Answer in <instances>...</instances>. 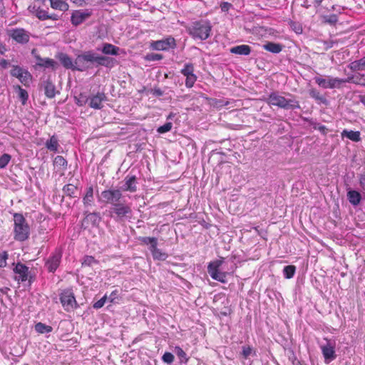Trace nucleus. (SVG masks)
<instances>
[{"label":"nucleus","instance_id":"1","mask_svg":"<svg viewBox=\"0 0 365 365\" xmlns=\"http://www.w3.org/2000/svg\"><path fill=\"white\" fill-rule=\"evenodd\" d=\"M14 239L18 241H24L29 238L30 228L22 214L14 215Z\"/></svg>","mask_w":365,"mask_h":365},{"label":"nucleus","instance_id":"2","mask_svg":"<svg viewBox=\"0 0 365 365\" xmlns=\"http://www.w3.org/2000/svg\"><path fill=\"white\" fill-rule=\"evenodd\" d=\"M211 26L208 21H200L192 23L187 27V31L194 38L205 40L210 36Z\"/></svg>","mask_w":365,"mask_h":365},{"label":"nucleus","instance_id":"3","mask_svg":"<svg viewBox=\"0 0 365 365\" xmlns=\"http://www.w3.org/2000/svg\"><path fill=\"white\" fill-rule=\"evenodd\" d=\"M267 103L270 106H277L285 110L299 108V102L294 99H287L277 93H272L267 99Z\"/></svg>","mask_w":365,"mask_h":365},{"label":"nucleus","instance_id":"4","mask_svg":"<svg viewBox=\"0 0 365 365\" xmlns=\"http://www.w3.org/2000/svg\"><path fill=\"white\" fill-rule=\"evenodd\" d=\"M314 81L316 83L323 88H339L343 83L350 82L351 78L341 79L331 76H327V78H324L320 76H316Z\"/></svg>","mask_w":365,"mask_h":365},{"label":"nucleus","instance_id":"5","mask_svg":"<svg viewBox=\"0 0 365 365\" xmlns=\"http://www.w3.org/2000/svg\"><path fill=\"white\" fill-rule=\"evenodd\" d=\"M8 35L16 42L21 44L27 43L30 39V33L21 28L9 30Z\"/></svg>","mask_w":365,"mask_h":365},{"label":"nucleus","instance_id":"6","mask_svg":"<svg viewBox=\"0 0 365 365\" xmlns=\"http://www.w3.org/2000/svg\"><path fill=\"white\" fill-rule=\"evenodd\" d=\"M222 260H216L209 264L207 267L208 273L213 279L220 282H226V274L219 272L218 268L222 265Z\"/></svg>","mask_w":365,"mask_h":365},{"label":"nucleus","instance_id":"7","mask_svg":"<svg viewBox=\"0 0 365 365\" xmlns=\"http://www.w3.org/2000/svg\"><path fill=\"white\" fill-rule=\"evenodd\" d=\"M101 197L104 202L115 205L122 197V192L118 189H108L101 192Z\"/></svg>","mask_w":365,"mask_h":365},{"label":"nucleus","instance_id":"8","mask_svg":"<svg viewBox=\"0 0 365 365\" xmlns=\"http://www.w3.org/2000/svg\"><path fill=\"white\" fill-rule=\"evenodd\" d=\"M175 46V40L172 36L150 43L151 48L157 51H166L169 48H174Z\"/></svg>","mask_w":365,"mask_h":365},{"label":"nucleus","instance_id":"9","mask_svg":"<svg viewBox=\"0 0 365 365\" xmlns=\"http://www.w3.org/2000/svg\"><path fill=\"white\" fill-rule=\"evenodd\" d=\"M61 302L66 311H71L76 307V301L71 290H64L60 297Z\"/></svg>","mask_w":365,"mask_h":365},{"label":"nucleus","instance_id":"10","mask_svg":"<svg viewBox=\"0 0 365 365\" xmlns=\"http://www.w3.org/2000/svg\"><path fill=\"white\" fill-rule=\"evenodd\" d=\"M10 73L12 76L17 78L24 85L29 84L31 81L30 73L19 66H13Z\"/></svg>","mask_w":365,"mask_h":365},{"label":"nucleus","instance_id":"11","mask_svg":"<svg viewBox=\"0 0 365 365\" xmlns=\"http://www.w3.org/2000/svg\"><path fill=\"white\" fill-rule=\"evenodd\" d=\"M325 340L327 343L325 344L321 345V349L325 361L327 363H329L336 356L334 350L335 343L331 340H327V339H325Z\"/></svg>","mask_w":365,"mask_h":365},{"label":"nucleus","instance_id":"12","mask_svg":"<svg viewBox=\"0 0 365 365\" xmlns=\"http://www.w3.org/2000/svg\"><path fill=\"white\" fill-rule=\"evenodd\" d=\"M96 56L93 52L88 51L86 52L83 54L78 55V57L76 59L75 64L77 66L76 68L78 71H83L84 68L83 66V64L85 61L90 62V63H95Z\"/></svg>","mask_w":365,"mask_h":365},{"label":"nucleus","instance_id":"13","mask_svg":"<svg viewBox=\"0 0 365 365\" xmlns=\"http://www.w3.org/2000/svg\"><path fill=\"white\" fill-rule=\"evenodd\" d=\"M91 16V12L88 10H76L72 13L71 21L72 24L77 26Z\"/></svg>","mask_w":365,"mask_h":365},{"label":"nucleus","instance_id":"14","mask_svg":"<svg viewBox=\"0 0 365 365\" xmlns=\"http://www.w3.org/2000/svg\"><path fill=\"white\" fill-rule=\"evenodd\" d=\"M112 212L115 213L118 218H123L132 213V209L129 205L123 203H117L113 205Z\"/></svg>","mask_w":365,"mask_h":365},{"label":"nucleus","instance_id":"15","mask_svg":"<svg viewBox=\"0 0 365 365\" xmlns=\"http://www.w3.org/2000/svg\"><path fill=\"white\" fill-rule=\"evenodd\" d=\"M41 88L44 91V94L49 98H53L56 96V86L50 78L42 81Z\"/></svg>","mask_w":365,"mask_h":365},{"label":"nucleus","instance_id":"16","mask_svg":"<svg viewBox=\"0 0 365 365\" xmlns=\"http://www.w3.org/2000/svg\"><path fill=\"white\" fill-rule=\"evenodd\" d=\"M61 258V255L59 252H56L50 257L46 262L47 269L51 272L56 271L59 266Z\"/></svg>","mask_w":365,"mask_h":365},{"label":"nucleus","instance_id":"17","mask_svg":"<svg viewBox=\"0 0 365 365\" xmlns=\"http://www.w3.org/2000/svg\"><path fill=\"white\" fill-rule=\"evenodd\" d=\"M14 272L17 274L15 277L16 280L21 282L27 280L29 269L26 265L21 263H18L14 268Z\"/></svg>","mask_w":365,"mask_h":365},{"label":"nucleus","instance_id":"18","mask_svg":"<svg viewBox=\"0 0 365 365\" xmlns=\"http://www.w3.org/2000/svg\"><path fill=\"white\" fill-rule=\"evenodd\" d=\"M136 184L137 182L135 176L133 175L130 177H126L125 178L124 185L122 186V190L123 191H129L130 192H134L137 190Z\"/></svg>","mask_w":365,"mask_h":365},{"label":"nucleus","instance_id":"19","mask_svg":"<svg viewBox=\"0 0 365 365\" xmlns=\"http://www.w3.org/2000/svg\"><path fill=\"white\" fill-rule=\"evenodd\" d=\"M106 100V96L103 93H98L91 98L89 106L93 108L100 109L101 108V103Z\"/></svg>","mask_w":365,"mask_h":365},{"label":"nucleus","instance_id":"20","mask_svg":"<svg viewBox=\"0 0 365 365\" xmlns=\"http://www.w3.org/2000/svg\"><path fill=\"white\" fill-rule=\"evenodd\" d=\"M230 52L237 55L247 56L251 52V48L248 45L242 44L230 48Z\"/></svg>","mask_w":365,"mask_h":365},{"label":"nucleus","instance_id":"21","mask_svg":"<svg viewBox=\"0 0 365 365\" xmlns=\"http://www.w3.org/2000/svg\"><path fill=\"white\" fill-rule=\"evenodd\" d=\"M83 202L85 207H91L93 205L94 197L93 187L91 186L86 189V192L83 198Z\"/></svg>","mask_w":365,"mask_h":365},{"label":"nucleus","instance_id":"22","mask_svg":"<svg viewBox=\"0 0 365 365\" xmlns=\"http://www.w3.org/2000/svg\"><path fill=\"white\" fill-rule=\"evenodd\" d=\"M36 58L37 60L36 65L40 67L54 68L57 64L54 60L51 58H42L39 56H36Z\"/></svg>","mask_w":365,"mask_h":365},{"label":"nucleus","instance_id":"23","mask_svg":"<svg viewBox=\"0 0 365 365\" xmlns=\"http://www.w3.org/2000/svg\"><path fill=\"white\" fill-rule=\"evenodd\" d=\"M361 133L359 131L344 130L341 133L342 138L346 137L354 142H359L361 140Z\"/></svg>","mask_w":365,"mask_h":365},{"label":"nucleus","instance_id":"24","mask_svg":"<svg viewBox=\"0 0 365 365\" xmlns=\"http://www.w3.org/2000/svg\"><path fill=\"white\" fill-rule=\"evenodd\" d=\"M347 197L351 204L357 205L359 204L361 196V194L355 190H350L347 192Z\"/></svg>","mask_w":365,"mask_h":365},{"label":"nucleus","instance_id":"25","mask_svg":"<svg viewBox=\"0 0 365 365\" xmlns=\"http://www.w3.org/2000/svg\"><path fill=\"white\" fill-rule=\"evenodd\" d=\"M51 6L54 9L66 11L68 9V4L63 0H49Z\"/></svg>","mask_w":365,"mask_h":365},{"label":"nucleus","instance_id":"26","mask_svg":"<svg viewBox=\"0 0 365 365\" xmlns=\"http://www.w3.org/2000/svg\"><path fill=\"white\" fill-rule=\"evenodd\" d=\"M263 48L271 53H279L282 50V46L279 43L268 42L263 45Z\"/></svg>","mask_w":365,"mask_h":365},{"label":"nucleus","instance_id":"27","mask_svg":"<svg viewBox=\"0 0 365 365\" xmlns=\"http://www.w3.org/2000/svg\"><path fill=\"white\" fill-rule=\"evenodd\" d=\"M150 250L151 251L153 257L155 259L165 260L168 257V255L158 249L157 245H155L153 247H150Z\"/></svg>","mask_w":365,"mask_h":365},{"label":"nucleus","instance_id":"28","mask_svg":"<svg viewBox=\"0 0 365 365\" xmlns=\"http://www.w3.org/2000/svg\"><path fill=\"white\" fill-rule=\"evenodd\" d=\"M53 165L55 167L64 171L67 168V161L63 156L58 155L54 158Z\"/></svg>","mask_w":365,"mask_h":365},{"label":"nucleus","instance_id":"29","mask_svg":"<svg viewBox=\"0 0 365 365\" xmlns=\"http://www.w3.org/2000/svg\"><path fill=\"white\" fill-rule=\"evenodd\" d=\"M46 147L51 151H57L58 147V140L56 135H53L46 141Z\"/></svg>","mask_w":365,"mask_h":365},{"label":"nucleus","instance_id":"30","mask_svg":"<svg viewBox=\"0 0 365 365\" xmlns=\"http://www.w3.org/2000/svg\"><path fill=\"white\" fill-rule=\"evenodd\" d=\"M119 48L110 43H106L102 49V52L105 54L118 55Z\"/></svg>","mask_w":365,"mask_h":365},{"label":"nucleus","instance_id":"31","mask_svg":"<svg viewBox=\"0 0 365 365\" xmlns=\"http://www.w3.org/2000/svg\"><path fill=\"white\" fill-rule=\"evenodd\" d=\"M338 21V16L336 14L326 15L322 17V22L325 24L334 26Z\"/></svg>","mask_w":365,"mask_h":365},{"label":"nucleus","instance_id":"32","mask_svg":"<svg viewBox=\"0 0 365 365\" xmlns=\"http://www.w3.org/2000/svg\"><path fill=\"white\" fill-rule=\"evenodd\" d=\"M174 353L177 355V356L180 359V363H187L189 360V358L187 357V354L180 346H175L174 349Z\"/></svg>","mask_w":365,"mask_h":365},{"label":"nucleus","instance_id":"33","mask_svg":"<svg viewBox=\"0 0 365 365\" xmlns=\"http://www.w3.org/2000/svg\"><path fill=\"white\" fill-rule=\"evenodd\" d=\"M52 329L51 326L46 325L41 322H38L35 325V330L40 334L49 333L52 331Z\"/></svg>","mask_w":365,"mask_h":365},{"label":"nucleus","instance_id":"34","mask_svg":"<svg viewBox=\"0 0 365 365\" xmlns=\"http://www.w3.org/2000/svg\"><path fill=\"white\" fill-rule=\"evenodd\" d=\"M309 95L312 98L320 101L321 103H322L324 104L327 103V100L323 96L321 95L319 91H318L316 89L310 90Z\"/></svg>","mask_w":365,"mask_h":365},{"label":"nucleus","instance_id":"35","mask_svg":"<svg viewBox=\"0 0 365 365\" xmlns=\"http://www.w3.org/2000/svg\"><path fill=\"white\" fill-rule=\"evenodd\" d=\"M296 271V267L294 265H287L284 267L283 273L284 276L287 279H291L293 277Z\"/></svg>","mask_w":365,"mask_h":365},{"label":"nucleus","instance_id":"36","mask_svg":"<svg viewBox=\"0 0 365 365\" xmlns=\"http://www.w3.org/2000/svg\"><path fill=\"white\" fill-rule=\"evenodd\" d=\"M61 63L63 64V66L67 68H72L73 63L71 58L66 54H61L59 57Z\"/></svg>","mask_w":365,"mask_h":365},{"label":"nucleus","instance_id":"37","mask_svg":"<svg viewBox=\"0 0 365 365\" xmlns=\"http://www.w3.org/2000/svg\"><path fill=\"white\" fill-rule=\"evenodd\" d=\"M351 78L350 82H353L356 84L365 86V75L358 73L352 77H349Z\"/></svg>","mask_w":365,"mask_h":365},{"label":"nucleus","instance_id":"38","mask_svg":"<svg viewBox=\"0 0 365 365\" xmlns=\"http://www.w3.org/2000/svg\"><path fill=\"white\" fill-rule=\"evenodd\" d=\"M349 68L352 71H364L361 58L350 63L349 65Z\"/></svg>","mask_w":365,"mask_h":365},{"label":"nucleus","instance_id":"39","mask_svg":"<svg viewBox=\"0 0 365 365\" xmlns=\"http://www.w3.org/2000/svg\"><path fill=\"white\" fill-rule=\"evenodd\" d=\"M86 219L88 221H91L94 225H98L101 220L99 214L96 212L88 213L86 215Z\"/></svg>","mask_w":365,"mask_h":365},{"label":"nucleus","instance_id":"40","mask_svg":"<svg viewBox=\"0 0 365 365\" xmlns=\"http://www.w3.org/2000/svg\"><path fill=\"white\" fill-rule=\"evenodd\" d=\"M16 88L18 89L19 97L21 99V101L22 102V104L25 105L26 101H27V100H28V98H29V95H28L27 91L26 90L23 89L19 86H17Z\"/></svg>","mask_w":365,"mask_h":365},{"label":"nucleus","instance_id":"41","mask_svg":"<svg viewBox=\"0 0 365 365\" xmlns=\"http://www.w3.org/2000/svg\"><path fill=\"white\" fill-rule=\"evenodd\" d=\"M63 192L70 197H73L77 190V187L71 184L66 185L63 188Z\"/></svg>","mask_w":365,"mask_h":365},{"label":"nucleus","instance_id":"42","mask_svg":"<svg viewBox=\"0 0 365 365\" xmlns=\"http://www.w3.org/2000/svg\"><path fill=\"white\" fill-rule=\"evenodd\" d=\"M88 100L87 96L83 93H81L78 96H75L76 103L79 106L86 105Z\"/></svg>","mask_w":365,"mask_h":365},{"label":"nucleus","instance_id":"43","mask_svg":"<svg viewBox=\"0 0 365 365\" xmlns=\"http://www.w3.org/2000/svg\"><path fill=\"white\" fill-rule=\"evenodd\" d=\"M96 62L98 65L108 66L110 62V58L105 56H97L96 57Z\"/></svg>","mask_w":365,"mask_h":365},{"label":"nucleus","instance_id":"44","mask_svg":"<svg viewBox=\"0 0 365 365\" xmlns=\"http://www.w3.org/2000/svg\"><path fill=\"white\" fill-rule=\"evenodd\" d=\"M11 160V155L9 154H4L0 157V168H5Z\"/></svg>","mask_w":365,"mask_h":365},{"label":"nucleus","instance_id":"45","mask_svg":"<svg viewBox=\"0 0 365 365\" xmlns=\"http://www.w3.org/2000/svg\"><path fill=\"white\" fill-rule=\"evenodd\" d=\"M193 72H194V68H193L192 64H191V63L186 64L184 68H182L181 71L182 74H183L185 76L192 75V74H193Z\"/></svg>","mask_w":365,"mask_h":365},{"label":"nucleus","instance_id":"46","mask_svg":"<svg viewBox=\"0 0 365 365\" xmlns=\"http://www.w3.org/2000/svg\"><path fill=\"white\" fill-rule=\"evenodd\" d=\"M174 355L170 352H165L162 356L163 361L168 364H172L174 361Z\"/></svg>","mask_w":365,"mask_h":365},{"label":"nucleus","instance_id":"47","mask_svg":"<svg viewBox=\"0 0 365 365\" xmlns=\"http://www.w3.org/2000/svg\"><path fill=\"white\" fill-rule=\"evenodd\" d=\"M142 242L146 245L150 244V247H155V245H157V244H158V240H157V238H155V237H143Z\"/></svg>","mask_w":365,"mask_h":365},{"label":"nucleus","instance_id":"48","mask_svg":"<svg viewBox=\"0 0 365 365\" xmlns=\"http://www.w3.org/2000/svg\"><path fill=\"white\" fill-rule=\"evenodd\" d=\"M196 79H197V77L194 73L186 76L185 86L187 88H192L195 82L196 81Z\"/></svg>","mask_w":365,"mask_h":365},{"label":"nucleus","instance_id":"49","mask_svg":"<svg viewBox=\"0 0 365 365\" xmlns=\"http://www.w3.org/2000/svg\"><path fill=\"white\" fill-rule=\"evenodd\" d=\"M172 127H173L172 123L168 122V123H165L163 125L160 126L158 128L157 131L159 133H165L166 132L170 131L171 130Z\"/></svg>","mask_w":365,"mask_h":365},{"label":"nucleus","instance_id":"50","mask_svg":"<svg viewBox=\"0 0 365 365\" xmlns=\"http://www.w3.org/2000/svg\"><path fill=\"white\" fill-rule=\"evenodd\" d=\"M94 263H97V261L92 256H86L83 258V261L82 262L83 265L91 266Z\"/></svg>","mask_w":365,"mask_h":365},{"label":"nucleus","instance_id":"51","mask_svg":"<svg viewBox=\"0 0 365 365\" xmlns=\"http://www.w3.org/2000/svg\"><path fill=\"white\" fill-rule=\"evenodd\" d=\"M106 300H107V296L105 295L101 299H100L99 300H98L96 302H95L93 304V308L100 309V308L103 307V305L105 304Z\"/></svg>","mask_w":365,"mask_h":365},{"label":"nucleus","instance_id":"52","mask_svg":"<svg viewBox=\"0 0 365 365\" xmlns=\"http://www.w3.org/2000/svg\"><path fill=\"white\" fill-rule=\"evenodd\" d=\"M36 16L40 20H46V19H48L49 15L44 10H38L36 11Z\"/></svg>","mask_w":365,"mask_h":365},{"label":"nucleus","instance_id":"53","mask_svg":"<svg viewBox=\"0 0 365 365\" xmlns=\"http://www.w3.org/2000/svg\"><path fill=\"white\" fill-rule=\"evenodd\" d=\"M8 254L6 252L0 253V267H4L6 265Z\"/></svg>","mask_w":365,"mask_h":365},{"label":"nucleus","instance_id":"54","mask_svg":"<svg viewBox=\"0 0 365 365\" xmlns=\"http://www.w3.org/2000/svg\"><path fill=\"white\" fill-rule=\"evenodd\" d=\"M163 58V56L159 53H150L148 54L146 59L149 61H159Z\"/></svg>","mask_w":365,"mask_h":365},{"label":"nucleus","instance_id":"55","mask_svg":"<svg viewBox=\"0 0 365 365\" xmlns=\"http://www.w3.org/2000/svg\"><path fill=\"white\" fill-rule=\"evenodd\" d=\"M252 349L251 347H250V346H243L242 347V355H243V356L245 359L248 358L250 356V354L252 353Z\"/></svg>","mask_w":365,"mask_h":365},{"label":"nucleus","instance_id":"56","mask_svg":"<svg viewBox=\"0 0 365 365\" xmlns=\"http://www.w3.org/2000/svg\"><path fill=\"white\" fill-rule=\"evenodd\" d=\"M118 297V291H113L111 292L109 297H107V299L110 302H113Z\"/></svg>","mask_w":365,"mask_h":365},{"label":"nucleus","instance_id":"57","mask_svg":"<svg viewBox=\"0 0 365 365\" xmlns=\"http://www.w3.org/2000/svg\"><path fill=\"white\" fill-rule=\"evenodd\" d=\"M231 6V4L230 3H227V2H223L222 4H221V9L222 11H227L229 10V9L230 8Z\"/></svg>","mask_w":365,"mask_h":365},{"label":"nucleus","instance_id":"58","mask_svg":"<svg viewBox=\"0 0 365 365\" xmlns=\"http://www.w3.org/2000/svg\"><path fill=\"white\" fill-rule=\"evenodd\" d=\"M153 92V95L155 96H161L163 95V91L159 88H154Z\"/></svg>","mask_w":365,"mask_h":365},{"label":"nucleus","instance_id":"59","mask_svg":"<svg viewBox=\"0 0 365 365\" xmlns=\"http://www.w3.org/2000/svg\"><path fill=\"white\" fill-rule=\"evenodd\" d=\"M9 65V63L7 60H5V59H2L1 61H0V67L2 68H6Z\"/></svg>","mask_w":365,"mask_h":365},{"label":"nucleus","instance_id":"60","mask_svg":"<svg viewBox=\"0 0 365 365\" xmlns=\"http://www.w3.org/2000/svg\"><path fill=\"white\" fill-rule=\"evenodd\" d=\"M6 51L5 45L0 41V54H4Z\"/></svg>","mask_w":365,"mask_h":365},{"label":"nucleus","instance_id":"61","mask_svg":"<svg viewBox=\"0 0 365 365\" xmlns=\"http://www.w3.org/2000/svg\"><path fill=\"white\" fill-rule=\"evenodd\" d=\"M9 290H10V289L8 287H4V288L0 289V292H2L3 294H6L7 292Z\"/></svg>","mask_w":365,"mask_h":365},{"label":"nucleus","instance_id":"62","mask_svg":"<svg viewBox=\"0 0 365 365\" xmlns=\"http://www.w3.org/2000/svg\"><path fill=\"white\" fill-rule=\"evenodd\" d=\"M319 129V130H320V131H322L324 134H325V133H327V132H326V130H327V128H326V127H325V126H324V125L320 126Z\"/></svg>","mask_w":365,"mask_h":365},{"label":"nucleus","instance_id":"63","mask_svg":"<svg viewBox=\"0 0 365 365\" xmlns=\"http://www.w3.org/2000/svg\"><path fill=\"white\" fill-rule=\"evenodd\" d=\"M4 13V7L2 4L0 3V15H3Z\"/></svg>","mask_w":365,"mask_h":365},{"label":"nucleus","instance_id":"64","mask_svg":"<svg viewBox=\"0 0 365 365\" xmlns=\"http://www.w3.org/2000/svg\"><path fill=\"white\" fill-rule=\"evenodd\" d=\"M361 61H362L364 71H365V56L361 58Z\"/></svg>","mask_w":365,"mask_h":365}]
</instances>
